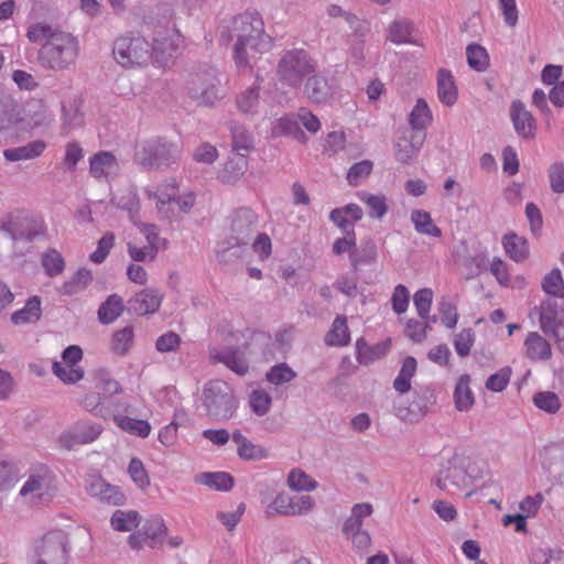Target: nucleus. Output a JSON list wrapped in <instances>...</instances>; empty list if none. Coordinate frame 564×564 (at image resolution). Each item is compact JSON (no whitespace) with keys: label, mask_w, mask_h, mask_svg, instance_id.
Returning <instances> with one entry per match:
<instances>
[{"label":"nucleus","mask_w":564,"mask_h":564,"mask_svg":"<svg viewBox=\"0 0 564 564\" xmlns=\"http://www.w3.org/2000/svg\"><path fill=\"white\" fill-rule=\"evenodd\" d=\"M272 338L268 333L246 329L231 330L224 344L209 347V357L214 364H223L236 375L243 377L249 372L250 361H269L273 358Z\"/></svg>","instance_id":"f257e3e1"},{"label":"nucleus","mask_w":564,"mask_h":564,"mask_svg":"<svg viewBox=\"0 0 564 564\" xmlns=\"http://www.w3.org/2000/svg\"><path fill=\"white\" fill-rule=\"evenodd\" d=\"M231 37L236 39L234 44V59L240 70L251 69L249 51L264 53L270 51L273 39L265 33L264 22L257 11H246L235 17L232 22Z\"/></svg>","instance_id":"f03ea898"},{"label":"nucleus","mask_w":564,"mask_h":564,"mask_svg":"<svg viewBox=\"0 0 564 564\" xmlns=\"http://www.w3.org/2000/svg\"><path fill=\"white\" fill-rule=\"evenodd\" d=\"M37 61L45 68L62 70L77 58L79 46L77 39L58 28L37 23Z\"/></svg>","instance_id":"7ed1b4c3"},{"label":"nucleus","mask_w":564,"mask_h":564,"mask_svg":"<svg viewBox=\"0 0 564 564\" xmlns=\"http://www.w3.org/2000/svg\"><path fill=\"white\" fill-rule=\"evenodd\" d=\"M316 63L303 48L286 50L276 65V78L285 87L296 89L303 80L315 73Z\"/></svg>","instance_id":"20e7f679"},{"label":"nucleus","mask_w":564,"mask_h":564,"mask_svg":"<svg viewBox=\"0 0 564 564\" xmlns=\"http://www.w3.org/2000/svg\"><path fill=\"white\" fill-rule=\"evenodd\" d=\"M181 148L165 138L143 142L134 153V162L147 170H164L178 162Z\"/></svg>","instance_id":"39448f33"},{"label":"nucleus","mask_w":564,"mask_h":564,"mask_svg":"<svg viewBox=\"0 0 564 564\" xmlns=\"http://www.w3.org/2000/svg\"><path fill=\"white\" fill-rule=\"evenodd\" d=\"M202 400L207 415L216 421L230 420L239 404L234 389L223 380L207 382L203 389Z\"/></svg>","instance_id":"423d86ee"},{"label":"nucleus","mask_w":564,"mask_h":564,"mask_svg":"<svg viewBox=\"0 0 564 564\" xmlns=\"http://www.w3.org/2000/svg\"><path fill=\"white\" fill-rule=\"evenodd\" d=\"M187 93L191 98L206 106H214L223 98L219 72L214 66H199L187 80Z\"/></svg>","instance_id":"0eeeda50"},{"label":"nucleus","mask_w":564,"mask_h":564,"mask_svg":"<svg viewBox=\"0 0 564 564\" xmlns=\"http://www.w3.org/2000/svg\"><path fill=\"white\" fill-rule=\"evenodd\" d=\"M152 45L142 36L122 35L115 40L112 54L123 67L147 65L151 59Z\"/></svg>","instance_id":"6e6552de"},{"label":"nucleus","mask_w":564,"mask_h":564,"mask_svg":"<svg viewBox=\"0 0 564 564\" xmlns=\"http://www.w3.org/2000/svg\"><path fill=\"white\" fill-rule=\"evenodd\" d=\"M68 543L67 533L62 530L46 533L37 546V564H67Z\"/></svg>","instance_id":"1a4fd4ad"},{"label":"nucleus","mask_w":564,"mask_h":564,"mask_svg":"<svg viewBox=\"0 0 564 564\" xmlns=\"http://www.w3.org/2000/svg\"><path fill=\"white\" fill-rule=\"evenodd\" d=\"M1 230L13 240L18 254L24 256L32 248L34 237L32 219L21 214H11L1 223Z\"/></svg>","instance_id":"9d476101"},{"label":"nucleus","mask_w":564,"mask_h":564,"mask_svg":"<svg viewBox=\"0 0 564 564\" xmlns=\"http://www.w3.org/2000/svg\"><path fill=\"white\" fill-rule=\"evenodd\" d=\"M434 484L442 490H447L449 487L457 489L465 488L468 485L465 458L458 454H454L442 464Z\"/></svg>","instance_id":"9b49d317"},{"label":"nucleus","mask_w":564,"mask_h":564,"mask_svg":"<svg viewBox=\"0 0 564 564\" xmlns=\"http://www.w3.org/2000/svg\"><path fill=\"white\" fill-rule=\"evenodd\" d=\"M534 310H539L542 332L553 336L558 343H564V308L557 302L547 299Z\"/></svg>","instance_id":"f8f14e48"},{"label":"nucleus","mask_w":564,"mask_h":564,"mask_svg":"<svg viewBox=\"0 0 564 564\" xmlns=\"http://www.w3.org/2000/svg\"><path fill=\"white\" fill-rule=\"evenodd\" d=\"M258 232V216L248 208H238L231 219V234L229 238L236 243L250 245Z\"/></svg>","instance_id":"ddd939ff"},{"label":"nucleus","mask_w":564,"mask_h":564,"mask_svg":"<svg viewBox=\"0 0 564 564\" xmlns=\"http://www.w3.org/2000/svg\"><path fill=\"white\" fill-rule=\"evenodd\" d=\"M102 432V426L90 421H78L59 436V444L66 449L94 442Z\"/></svg>","instance_id":"4468645a"},{"label":"nucleus","mask_w":564,"mask_h":564,"mask_svg":"<svg viewBox=\"0 0 564 564\" xmlns=\"http://www.w3.org/2000/svg\"><path fill=\"white\" fill-rule=\"evenodd\" d=\"M435 403L434 390L429 386H420L413 391V400L404 410H400V414L411 422H417L431 411Z\"/></svg>","instance_id":"2eb2a0df"},{"label":"nucleus","mask_w":564,"mask_h":564,"mask_svg":"<svg viewBox=\"0 0 564 564\" xmlns=\"http://www.w3.org/2000/svg\"><path fill=\"white\" fill-rule=\"evenodd\" d=\"M85 487L91 497L108 505L121 506L126 501L124 494L119 487L107 482L100 476H88L85 480Z\"/></svg>","instance_id":"dca6fc26"},{"label":"nucleus","mask_w":564,"mask_h":564,"mask_svg":"<svg viewBox=\"0 0 564 564\" xmlns=\"http://www.w3.org/2000/svg\"><path fill=\"white\" fill-rule=\"evenodd\" d=\"M510 119L517 134L523 140H533L536 135V121L521 100H513L510 106Z\"/></svg>","instance_id":"f3484780"},{"label":"nucleus","mask_w":564,"mask_h":564,"mask_svg":"<svg viewBox=\"0 0 564 564\" xmlns=\"http://www.w3.org/2000/svg\"><path fill=\"white\" fill-rule=\"evenodd\" d=\"M84 98L82 95H75L67 101L62 102V123L59 131L62 135L69 134L85 123V113L82 110Z\"/></svg>","instance_id":"a211bd4d"},{"label":"nucleus","mask_w":564,"mask_h":564,"mask_svg":"<svg viewBox=\"0 0 564 564\" xmlns=\"http://www.w3.org/2000/svg\"><path fill=\"white\" fill-rule=\"evenodd\" d=\"M59 497L54 473L45 465H37V505L50 506L59 501Z\"/></svg>","instance_id":"6ab92c4d"},{"label":"nucleus","mask_w":564,"mask_h":564,"mask_svg":"<svg viewBox=\"0 0 564 564\" xmlns=\"http://www.w3.org/2000/svg\"><path fill=\"white\" fill-rule=\"evenodd\" d=\"M425 133L410 131V135H402L394 144L395 159L404 164L410 163L423 145Z\"/></svg>","instance_id":"aec40b11"},{"label":"nucleus","mask_w":564,"mask_h":564,"mask_svg":"<svg viewBox=\"0 0 564 564\" xmlns=\"http://www.w3.org/2000/svg\"><path fill=\"white\" fill-rule=\"evenodd\" d=\"M305 96L314 104H324L333 96V89L326 77L311 74L304 85Z\"/></svg>","instance_id":"412c9836"},{"label":"nucleus","mask_w":564,"mask_h":564,"mask_svg":"<svg viewBox=\"0 0 564 564\" xmlns=\"http://www.w3.org/2000/svg\"><path fill=\"white\" fill-rule=\"evenodd\" d=\"M129 311L137 315H147L155 313L161 305L160 294L151 289H144L137 293L134 297L128 302Z\"/></svg>","instance_id":"4be33fe9"},{"label":"nucleus","mask_w":564,"mask_h":564,"mask_svg":"<svg viewBox=\"0 0 564 564\" xmlns=\"http://www.w3.org/2000/svg\"><path fill=\"white\" fill-rule=\"evenodd\" d=\"M248 169L246 153H231L224 169L219 172V180L225 184H235Z\"/></svg>","instance_id":"5701e85b"},{"label":"nucleus","mask_w":564,"mask_h":564,"mask_svg":"<svg viewBox=\"0 0 564 564\" xmlns=\"http://www.w3.org/2000/svg\"><path fill=\"white\" fill-rule=\"evenodd\" d=\"M525 356L531 361H545L552 356L549 341L536 332L528 334L524 340Z\"/></svg>","instance_id":"b1692460"},{"label":"nucleus","mask_w":564,"mask_h":564,"mask_svg":"<svg viewBox=\"0 0 564 564\" xmlns=\"http://www.w3.org/2000/svg\"><path fill=\"white\" fill-rule=\"evenodd\" d=\"M378 257L377 245L372 239H366L360 247L356 246L349 252V260L354 272H357L360 265H370L376 262Z\"/></svg>","instance_id":"393cba45"},{"label":"nucleus","mask_w":564,"mask_h":564,"mask_svg":"<svg viewBox=\"0 0 564 564\" xmlns=\"http://www.w3.org/2000/svg\"><path fill=\"white\" fill-rule=\"evenodd\" d=\"M232 441L238 445L237 453L245 460H261L268 457V451L250 442L239 430L232 432Z\"/></svg>","instance_id":"a878e982"},{"label":"nucleus","mask_w":564,"mask_h":564,"mask_svg":"<svg viewBox=\"0 0 564 564\" xmlns=\"http://www.w3.org/2000/svg\"><path fill=\"white\" fill-rule=\"evenodd\" d=\"M502 245L506 253L516 262H523L529 257V242L524 237L516 232H509L503 236Z\"/></svg>","instance_id":"bb28decb"},{"label":"nucleus","mask_w":564,"mask_h":564,"mask_svg":"<svg viewBox=\"0 0 564 564\" xmlns=\"http://www.w3.org/2000/svg\"><path fill=\"white\" fill-rule=\"evenodd\" d=\"M437 95L446 106H453L457 101V88L449 70L441 68L437 73Z\"/></svg>","instance_id":"cd10ccee"},{"label":"nucleus","mask_w":564,"mask_h":564,"mask_svg":"<svg viewBox=\"0 0 564 564\" xmlns=\"http://www.w3.org/2000/svg\"><path fill=\"white\" fill-rule=\"evenodd\" d=\"M195 481L219 491H229L234 484V477L225 471H206L196 475Z\"/></svg>","instance_id":"c85d7f7f"},{"label":"nucleus","mask_w":564,"mask_h":564,"mask_svg":"<svg viewBox=\"0 0 564 564\" xmlns=\"http://www.w3.org/2000/svg\"><path fill=\"white\" fill-rule=\"evenodd\" d=\"M93 282V273L89 269H79L68 281L64 282L59 292L65 295H74L83 292Z\"/></svg>","instance_id":"c756f323"},{"label":"nucleus","mask_w":564,"mask_h":564,"mask_svg":"<svg viewBox=\"0 0 564 564\" xmlns=\"http://www.w3.org/2000/svg\"><path fill=\"white\" fill-rule=\"evenodd\" d=\"M417 362L414 357H406L403 360L402 367L393 381V388L401 394L411 390V379L416 372Z\"/></svg>","instance_id":"7c9ffc66"},{"label":"nucleus","mask_w":564,"mask_h":564,"mask_svg":"<svg viewBox=\"0 0 564 564\" xmlns=\"http://www.w3.org/2000/svg\"><path fill=\"white\" fill-rule=\"evenodd\" d=\"M432 121V113L424 99H419L409 116L411 131L425 133L424 130Z\"/></svg>","instance_id":"2f4dec72"},{"label":"nucleus","mask_w":564,"mask_h":564,"mask_svg":"<svg viewBox=\"0 0 564 564\" xmlns=\"http://www.w3.org/2000/svg\"><path fill=\"white\" fill-rule=\"evenodd\" d=\"M123 312V302L118 294H111L98 308V319L102 324H110Z\"/></svg>","instance_id":"473e14b6"},{"label":"nucleus","mask_w":564,"mask_h":564,"mask_svg":"<svg viewBox=\"0 0 564 564\" xmlns=\"http://www.w3.org/2000/svg\"><path fill=\"white\" fill-rule=\"evenodd\" d=\"M117 165L115 155L109 151H99L89 160V172L95 178L106 176Z\"/></svg>","instance_id":"72a5a7b5"},{"label":"nucleus","mask_w":564,"mask_h":564,"mask_svg":"<svg viewBox=\"0 0 564 564\" xmlns=\"http://www.w3.org/2000/svg\"><path fill=\"white\" fill-rule=\"evenodd\" d=\"M230 132L232 139V153H248L253 149V137L242 126L237 122L230 123Z\"/></svg>","instance_id":"f704fd0d"},{"label":"nucleus","mask_w":564,"mask_h":564,"mask_svg":"<svg viewBox=\"0 0 564 564\" xmlns=\"http://www.w3.org/2000/svg\"><path fill=\"white\" fill-rule=\"evenodd\" d=\"M411 220L419 234L435 238L442 236V230L433 223L430 213L422 209H414L411 213Z\"/></svg>","instance_id":"c9c22d12"},{"label":"nucleus","mask_w":564,"mask_h":564,"mask_svg":"<svg viewBox=\"0 0 564 564\" xmlns=\"http://www.w3.org/2000/svg\"><path fill=\"white\" fill-rule=\"evenodd\" d=\"M350 337L347 326V319L345 316H337L330 330L325 336V343L328 346H346L349 344Z\"/></svg>","instance_id":"e433bc0d"},{"label":"nucleus","mask_w":564,"mask_h":564,"mask_svg":"<svg viewBox=\"0 0 564 564\" xmlns=\"http://www.w3.org/2000/svg\"><path fill=\"white\" fill-rule=\"evenodd\" d=\"M470 377L468 375H463L455 387L454 398L457 410L467 411L469 410L474 402V393L469 388Z\"/></svg>","instance_id":"4c0bfd02"},{"label":"nucleus","mask_w":564,"mask_h":564,"mask_svg":"<svg viewBox=\"0 0 564 564\" xmlns=\"http://www.w3.org/2000/svg\"><path fill=\"white\" fill-rule=\"evenodd\" d=\"M41 264L48 278H55L63 273L65 260L59 251L50 248L41 256Z\"/></svg>","instance_id":"58836bf2"},{"label":"nucleus","mask_w":564,"mask_h":564,"mask_svg":"<svg viewBox=\"0 0 564 564\" xmlns=\"http://www.w3.org/2000/svg\"><path fill=\"white\" fill-rule=\"evenodd\" d=\"M166 530L163 519L155 516L145 521L140 532L147 539L149 545L154 547L158 543L162 542V536L166 533Z\"/></svg>","instance_id":"ea45409f"},{"label":"nucleus","mask_w":564,"mask_h":564,"mask_svg":"<svg viewBox=\"0 0 564 564\" xmlns=\"http://www.w3.org/2000/svg\"><path fill=\"white\" fill-rule=\"evenodd\" d=\"M413 24L406 19L393 21L388 29L387 39L394 44L411 43Z\"/></svg>","instance_id":"a19ab883"},{"label":"nucleus","mask_w":564,"mask_h":564,"mask_svg":"<svg viewBox=\"0 0 564 564\" xmlns=\"http://www.w3.org/2000/svg\"><path fill=\"white\" fill-rule=\"evenodd\" d=\"M274 133L278 135H290L301 142L306 140V135L301 128L299 119L295 117L286 116L280 118L274 127Z\"/></svg>","instance_id":"79ce46f5"},{"label":"nucleus","mask_w":564,"mask_h":564,"mask_svg":"<svg viewBox=\"0 0 564 564\" xmlns=\"http://www.w3.org/2000/svg\"><path fill=\"white\" fill-rule=\"evenodd\" d=\"M140 523V516L137 511L116 510L111 517V525L115 530L127 532L135 529Z\"/></svg>","instance_id":"37998d69"},{"label":"nucleus","mask_w":564,"mask_h":564,"mask_svg":"<svg viewBox=\"0 0 564 564\" xmlns=\"http://www.w3.org/2000/svg\"><path fill=\"white\" fill-rule=\"evenodd\" d=\"M21 477L22 470L15 463L0 460V491L9 490Z\"/></svg>","instance_id":"c03bdc74"},{"label":"nucleus","mask_w":564,"mask_h":564,"mask_svg":"<svg viewBox=\"0 0 564 564\" xmlns=\"http://www.w3.org/2000/svg\"><path fill=\"white\" fill-rule=\"evenodd\" d=\"M532 401L538 409L549 414L557 413L562 405L558 395L552 391H539L533 395Z\"/></svg>","instance_id":"a18cd8bd"},{"label":"nucleus","mask_w":564,"mask_h":564,"mask_svg":"<svg viewBox=\"0 0 564 564\" xmlns=\"http://www.w3.org/2000/svg\"><path fill=\"white\" fill-rule=\"evenodd\" d=\"M296 378V372L285 362L272 366L265 373V379L274 384L289 383Z\"/></svg>","instance_id":"49530a36"},{"label":"nucleus","mask_w":564,"mask_h":564,"mask_svg":"<svg viewBox=\"0 0 564 564\" xmlns=\"http://www.w3.org/2000/svg\"><path fill=\"white\" fill-rule=\"evenodd\" d=\"M53 373L64 383L74 384L84 378V369L54 361L52 366Z\"/></svg>","instance_id":"de8ad7c7"},{"label":"nucleus","mask_w":564,"mask_h":564,"mask_svg":"<svg viewBox=\"0 0 564 564\" xmlns=\"http://www.w3.org/2000/svg\"><path fill=\"white\" fill-rule=\"evenodd\" d=\"M250 245L236 243L234 239H227V247L217 251V260L219 263H232L241 259Z\"/></svg>","instance_id":"09e8293b"},{"label":"nucleus","mask_w":564,"mask_h":564,"mask_svg":"<svg viewBox=\"0 0 564 564\" xmlns=\"http://www.w3.org/2000/svg\"><path fill=\"white\" fill-rule=\"evenodd\" d=\"M542 289L549 295L564 297V281L560 269L555 268L544 276Z\"/></svg>","instance_id":"8fccbe9b"},{"label":"nucleus","mask_w":564,"mask_h":564,"mask_svg":"<svg viewBox=\"0 0 564 564\" xmlns=\"http://www.w3.org/2000/svg\"><path fill=\"white\" fill-rule=\"evenodd\" d=\"M467 63L477 72H484L488 66L487 51L479 44L471 43L466 48Z\"/></svg>","instance_id":"3c124183"},{"label":"nucleus","mask_w":564,"mask_h":564,"mask_svg":"<svg viewBox=\"0 0 564 564\" xmlns=\"http://www.w3.org/2000/svg\"><path fill=\"white\" fill-rule=\"evenodd\" d=\"M359 197L368 207V215L371 218L381 219L388 212L386 197L381 195H372L368 193H360Z\"/></svg>","instance_id":"603ef678"},{"label":"nucleus","mask_w":564,"mask_h":564,"mask_svg":"<svg viewBox=\"0 0 564 564\" xmlns=\"http://www.w3.org/2000/svg\"><path fill=\"white\" fill-rule=\"evenodd\" d=\"M133 343V328L126 326L112 335L111 349L118 355L128 352Z\"/></svg>","instance_id":"864d4df0"},{"label":"nucleus","mask_w":564,"mask_h":564,"mask_svg":"<svg viewBox=\"0 0 564 564\" xmlns=\"http://www.w3.org/2000/svg\"><path fill=\"white\" fill-rule=\"evenodd\" d=\"M373 169V162L370 160H362L350 166L347 172L346 180L350 186H358L362 180L367 178Z\"/></svg>","instance_id":"5fc2aeb1"},{"label":"nucleus","mask_w":564,"mask_h":564,"mask_svg":"<svg viewBox=\"0 0 564 564\" xmlns=\"http://www.w3.org/2000/svg\"><path fill=\"white\" fill-rule=\"evenodd\" d=\"M356 358L361 365H369L376 359H379L383 354L379 345L369 346L362 337L358 338L356 341Z\"/></svg>","instance_id":"6e6d98bb"},{"label":"nucleus","mask_w":564,"mask_h":564,"mask_svg":"<svg viewBox=\"0 0 564 564\" xmlns=\"http://www.w3.org/2000/svg\"><path fill=\"white\" fill-rule=\"evenodd\" d=\"M118 425L126 432L140 437H147L150 434L151 426L148 421L120 416L117 419Z\"/></svg>","instance_id":"4d7b16f0"},{"label":"nucleus","mask_w":564,"mask_h":564,"mask_svg":"<svg viewBox=\"0 0 564 564\" xmlns=\"http://www.w3.org/2000/svg\"><path fill=\"white\" fill-rule=\"evenodd\" d=\"M249 403L252 412L262 416L270 411L272 399L265 390L257 389L251 392Z\"/></svg>","instance_id":"13d9d810"},{"label":"nucleus","mask_w":564,"mask_h":564,"mask_svg":"<svg viewBox=\"0 0 564 564\" xmlns=\"http://www.w3.org/2000/svg\"><path fill=\"white\" fill-rule=\"evenodd\" d=\"M288 485L291 489L296 491H310L316 488L317 482L306 473L299 469H293L288 476Z\"/></svg>","instance_id":"bf43d9fd"},{"label":"nucleus","mask_w":564,"mask_h":564,"mask_svg":"<svg viewBox=\"0 0 564 564\" xmlns=\"http://www.w3.org/2000/svg\"><path fill=\"white\" fill-rule=\"evenodd\" d=\"M475 341V332L464 328L454 338V347L458 356L467 357Z\"/></svg>","instance_id":"052dcab7"},{"label":"nucleus","mask_w":564,"mask_h":564,"mask_svg":"<svg viewBox=\"0 0 564 564\" xmlns=\"http://www.w3.org/2000/svg\"><path fill=\"white\" fill-rule=\"evenodd\" d=\"M95 378L96 387L100 389L105 395L111 397L121 392L119 382L111 378L108 371L104 369L98 370Z\"/></svg>","instance_id":"680f3d73"},{"label":"nucleus","mask_w":564,"mask_h":564,"mask_svg":"<svg viewBox=\"0 0 564 564\" xmlns=\"http://www.w3.org/2000/svg\"><path fill=\"white\" fill-rule=\"evenodd\" d=\"M115 245V235L110 231L106 232L97 243V249L90 254L89 259L94 263L100 264L108 257Z\"/></svg>","instance_id":"e2e57ef3"},{"label":"nucleus","mask_w":564,"mask_h":564,"mask_svg":"<svg viewBox=\"0 0 564 564\" xmlns=\"http://www.w3.org/2000/svg\"><path fill=\"white\" fill-rule=\"evenodd\" d=\"M259 104V87L252 86L237 97V107L240 111L252 112Z\"/></svg>","instance_id":"0e129e2a"},{"label":"nucleus","mask_w":564,"mask_h":564,"mask_svg":"<svg viewBox=\"0 0 564 564\" xmlns=\"http://www.w3.org/2000/svg\"><path fill=\"white\" fill-rule=\"evenodd\" d=\"M512 370L510 367L506 366L501 368L496 373L489 376V378L486 381V388L494 392H501L503 391L511 378Z\"/></svg>","instance_id":"69168bd1"},{"label":"nucleus","mask_w":564,"mask_h":564,"mask_svg":"<svg viewBox=\"0 0 564 564\" xmlns=\"http://www.w3.org/2000/svg\"><path fill=\"white\" fill-rule=\"evenodd\" d=\"M84 158V149L77 141L67 142L65 145L64 165L68 171H75L77 163Z\"/></svg>","instance_id":"338daca9"},{"label":"nucleus","mask_w":564,"mask_h":564,"mask_svg":"<svg viewBox=\"0 0 564 564\" xmlns=\"http://www.w3.org/2000/svg\"><path fill=\"white\" fill-rule=\"evenodd\" d=\"M551 189L556 194L564 193V163L554 162L547 169Z\"/></svg>","instance_id":"774afa93"}]
</instances>
